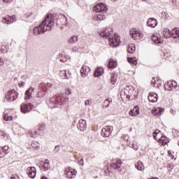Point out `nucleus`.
Returning a JSON list of instances; mask_svg holds the SVG:
<instances>
[{
    "label": "nucleus",
    "mask_w": 179,
    "mask_h": 179,
    "mask_svg": "<svg viewBox=\"0 0 179 179\" xmlns=\"http://www.w3.org/2000/svg\"><path fill=\"white\" fill-rule=\"evenodd\" d=\"M3 2H6V3H9V0H3Z\"/></svg>",
    "instance_id": "obj_60"
},
{
    "label": "nucleus",
    "mask_w": 179,
    "mask_h": 179,
    "mask_svg": "<svg viewBox=\"0 0 179 179\" xmlns=\"http://www.w3.org/2000/svg\"><path fill=\"white\" fill-rule=\"evenodd\" d=\"M4 156H6V154H5L2 150H0V159H2Z\"/></svg>",
    "instance_id": "obj_47"
},
{
    "label": "nucleus",
    "mask_w": 179,
    "mask_h": 179,
    "mask_svg": "<svg viewBox=\"0 0 179 179\" xmlns=\"http://www.w3.org/2000/svg\"><path fill=\"white\" fill-rule=\"evenodd\" d=\"M162 34L165 38H169V37H172V31H170L168 28H165L163 30Z\"/></svg>",
    "instance_id": "obj_22"
},
{
    "label": "nucleus",
    "mask_w": 179,
    "mask_h": 179,
    "mask_svg": "<svg viewBox=\"0 0 179 179\" xmlns=\"http://www.w3.org/2000/svg\"><path fill=\"white\" fill-rule=\"evenodd\" d=\"M151 39L155 44H162L163 43V40H162L159 36L152 35Z\"/></svg>",
    "instance_id": "obj_21"
},
{
    "label": "nucleus",
    "mask_w": 179,
    "mask_h": 179,
    "mask_svg": "<svg viewBox=\"0 0 179 179\" xmlns=\"http://www.w3.org/2000/svg\"><path fill=\"white\" fill-rule=\"evenodd\" d=\"M71 93H72L71 91V89L67 88V89L66 90V94L67 96H69V94H71Z\"/></svg>",
    "instance_id": "obj_49"
},
{
    "label": "nucleus",
    "mask_w": 179,
    "mask_h": 179,
    "mask_svg": "<svg viewBox=\"0 0 179 179\" xmlns=\"http://www.w3.org/2000/svg\"><path fill=\"white\" fill-rule=\"evenodd\" d=\"M8 51V46H1L0 52H2V54H5Z\"/></svg>",
    "instance_id": "obj_38"
},
{
    "label": "nucleus",
    "mask_w": 179,
    "mask_h": 179,
    "mask_svg": "<svg viewBox=\"0 0 179 179\" xmlns=\"http://www.w3.org/2000/svg\"><path fill=\"white\" fill-rule=\"evenodd\" d=\"M104 73V69L99 67L98 68L94 74V78H99V76H101Z\"/></svg>",
    "instance_id": "obj_25"
},
{
    "label": "nucleus",
    "mask_w": 179,
    "mask_h": 179,
    "mask_svg": "<svg viewBox=\"0 0 179 179\" xmlns=\"http://www.w3.org/2000/svg\"><path fill=\"white\" fill-rule=\"evenodd\" d=\"M33 92H34V87H31L27 90L24 96L25 100H29V99H31V93H33Z\"/></svg>",
    "instance_id": "obj_19"
},
{
    "label": "nucleus",
    "mask_w": 179,
    "mask_h": 179,
    "mask_svg": "<svg viewBox=\"0 0 179 179\" xmlns=\"http://www.w3.org/2000/svg\"><path fill=\"white\" fill-rule=\"evenodd\" d=\"M85 49V46L82 47H74L72 49L73 52H83V50Z\"/></svg>",
    "instance_id": "obj_32"
},
{
    "label": "nucleus",
    "mask_w": 179,
    "mask_h": 179,
    "mask_svg": "<svg viewBox=\"0 0 179 179\" xmlns=\"http://www.w3.org/2000/svg\"><path fill=\"white\" fill-rule=\"evenodd\" d=\"M113 126H106L105 128L101 129V136L103 138H109L113 134Z\"/></svg>",
    "instance_id": "obj_9"
},
{
    "label": "nucleus",
    "mask_w": 179,
    "mask_h": 179,
    "mask_svg": "<svg viewBox=\"0 0 179 179\" xmlns=\"http://www.w3.org/2000/svg\"><path fill=\"white\" fill-rule=\"evenodd\" d=\"M148 100L150 103H157V94L155 92H151L149 94Z\"/></svg>",
    "instance_id": "obj_15"
},
{
    "label": "nucleus",
    "mask_w": 179,
    "mask_h": 179,
    "mask_svg": "<svg viewBox=\"0 0 179 179\" xmlns=\"http://www.w3.org/2000/svg\"><path fill=\"white\" fill-rule=\"evenodd\" d=\"M172 38H179V28L172 29Z\"/></svg>",
    "instance_id": "obj_29"
},
{
    "label": "nucleus",
    "mask_w": 179,
    "mask_h": 179,
    "mask_svg": "<svg viewBox=\"0 0 179 179\" xmlns=\"http://www.w3.org/2000/svg\"><path fill=\"white\" fill-rule=\"evenodd\" d=\"M167 169L169 171H171V170H173V169H174V165L172 164H169L167 166Z\"/></svg>",
    "instance_id": "obj_41"
},
{
    "label": "nucleus",
    "mask_w": 179,
    "mask_h": 179,
    "mask_svg": "<svg viewBox=\"0 0 179 179\" xmlns=\"http://www.w3.org/2000/svg\"><path fill=\"white\" fill-rule=\"evenodd\" d=\"M77 128L78 129H79V131H81L82 132L86 131V129H87L86 120L83 119L80 120L78 124H77Z\"/></svg>",
    "instance_id": "obj_11"
},
{
    "label": "nucleus",
    "mask_w": 179,
    "mask_h": 179,
    "mask_svg": "<svg viewBox=\"0 0 179 179\" xmlns=\"http://www.w3.org/2000/svg\"><path fill=\"white\" fill-rule=\"evenodd\" d=\"M11 179H20V178H19V176H17V175H13L12 176H11Z\"/></svg>",
    "instance_id": "obj_52"
},
{
    "label": "nucleus",
    "mask_w": 179,
    "mask_h": 179,
    "mask_svg": "<svg viewBox=\"0 0 179 179\" xmlns=\"http://www.w3.org/2000/svg\"><path fill=\"white\" fill-rule=\"evenodd\" d=\"M129 132H131V131H132V127H130V128L129 129Z\"/></svg>",
    "instance_id": "obj_63"
},
{
    "label": "nucleus",
    "mask_w": 179,
    "mask_h": 179,
    "mask_svg": "<svg viewBox=\"0 0 179 179\" xmlns=\"http://www.w3.org/2000/svg\"><path fill=\"white\" fill-rule=\"evenodd\" d=\"M131 89H132V90H134V87H131V88L129 87V86H127V87H126V90H131Z\"/></svg>",
    "instance_id": "obj_58"
},
{
    "label": "nucleus",
    "mask_w": 179,
    "mask_h": 179,
    "mask_svg": "<svg viewBox=\"0 0 179 179\" xmlns=\"http://www.w3.org/2000/svg\"><path fill=\"white\" fill-rule=\"evenodd\" d=\"M0 136L5 138V136H6V133H5L3 131H0Z\"/></svg>",
    "instance_id": "obj_50"
},
{
    "label": "nucleus",
    "mask_w": 179,
    "mask_h": 179,
    "mask_svg": "<svg viewBox=\"0 0 179 179\" xmlns=\"http://www.w3.org/2000/svg\"><path fill=\"white\" fill-rule=\"evenodd\" d=\"M39 167L43 171H48L50 169V161L48 159H45L43 164H41Z\"/></svg>",
    "instance_id": "obj_14"
},
{
    "label": "nucleus",
    "mask_w": 179,
    "mask_h": 179,
    "mask_svg": "<svg viewBox=\"0 0 179 179\" xmlns=\"http://www.w3.org/2000/svg\"><path fill=\"white\" fill-rule=\"evenodd\" d=\"M152 113L154 115H157V108H152Z\"/></svg>",
    "instance_id": "obj_48"
},
{
    "label": "nucleus",
    "mask_w": 179,
    "mask_h": 179,
    "mask_svg": "<svg viewBox=\"0 0 179 179\" xmlns=\"http://www.w3.org/2000/svg\"><path fill=\"white\" fill-rule=\"evenodd\" d=\"M19 86H20V87H22V86H24V82H21V83L19 84Z\"/></svg>",
    "instance_id": "obj_57"
},
{
    "label": "nucleus",
    "mask_w": 179,
    "mask_h": 179,
    "mask_svg": "<svg viewBox=\"0 0 179 179\" xmlns=\"http://www.w3.org/2000/svg\"><path fill=\"white\" fill-rule=\"evenodd\" d=\"M33 108H34V105L31 104V103H22L20 106V111L22 114L30 113Z\"/></svg>",
    "instance_id": "obj_7"
},
{
    "label": "nucleus",
    "mask_w": 179,
    "mask_h": 179,
    "mask_svg": "<svg viewBox=\"0 0 179 179\" xmlns=\"http://www.w3.org/2000/svg\"><path fill=\"white\" fill-rule=\"evenodd\" d=\"M108 10V8H107V6L103 3H99L94 6L92 8L93 12H95V13H98V15H96V17H94V20H96L98 22L105 20L106 15H107Z\"/></svg>",
    "instance_id": "obj_3"
},
{
    "label": "nucleus",
    "mask_w": 179,
    "mask_h": 179,
    "mask_svg": "<svg viewBox=\"0 0 179 179\" xmlns=\"http://www.w3.org/2000/svg\"><path fill=\"white\" fill-rule=\"evenodd\" d=\"M117 78L118 76L116 74L113 73L110 77V83L111 85H115L117 83Z\"/></svg>",
    "instance_id": "obj_31"
},
{
    "label": "nucleus",
    "mask_w": 179,
    "mask_h": 179,
    "mask_svg": "<svg viewBox=\"0 0 179 179\" xmlns=\"http://www.w3.org/2000/svg\"><path fill=\"white\" fill-rule=\"evenodd\" d=\"M36 115H38L40 114V112H36V113H34Z\"/></svg>",
    "instance_id": "obj_62"
},
{
    "label": "nucleus",
    "mask_w": 179,
    "mask_h": 179,
    "mask_svg": "<svg viewBox=\"0 0 179 179\" xmlns=\"http://www.w3.org/2000/svg\"><path fill=\"white\" fill-rule=\"evenodd\" d=\"M127 62L129 64H132V65L136 66L138 62H136V57H127Z\"/></svg>",
    "instance_id": "obj_30"
},
{
    "label": "nucleus",
    "mask_w": 179,
    "mask_h": 179,
    "mask_svg": "<svg viewBox=\"0 0 179 179\" xmlns=\"http://www.w3.org/2000/svg\"><path fill=\"white\" fill-rule=\"evenodd\" d=\"M157 115H160L163 111H164V109H162V108H157Z\"/></svg>",
    "instance_id": "obj_43"
},
{
    "label": "nucleus",
    "mask_w": 179,
    "mask_h": 179,
    "mask_svg": "<svg viewBox=\"0 0 179 179\" xmlns=\"http://www.w3.org/2000/svg\"><path fill=\"white\" fill-rule=\"evenodd\" d=\"M3 119L5 121H12V120H13V117L5 115L3 116Z\"/></svg>",
    "instance_id": "obj_39"
},
{
    "label": "nucleus",
    "mask_w": 179,
    "mask_h": 179,
    "mask_svg": "<svg viewBox=\"0 0 179 179\" xmlns=\"http://www.w3.org/2000/svg\"><path fill=\"white\" fill-rule=\"evenodd\" d=\"M45 129V125L40 124L38 127V131H44Z\"/></svg>",
    "instance_id": "obj_45"
},
{
    "label": "nucleus",
    "mask_w": 179,
    "mask_h": 179,
    "mask_svg": "<svg viewBox=\"0 0 179 179\" xmlns=\"http://www.w3.org/2000/svg\"><path fill=\"white\" fill-rule=\"evenodd\" d=\"M130 36L135 40H141L143 37V34L136 30V29H131L129 31Z\"/></svg>",
    "instance_id": "obj_10"
},
{
    "label": "nucleus",
    "mask_w": 179,
    "mask_h": 179,
    "mask_svg": "<svg viewBox=\"0 0 179 179\" xmlns=\"http://www.w3.org/2000/svg\"><path fill=\"white\" fill-rule=\"evenodd\" d=\"M78 41V36H73L69 39V43L70 44H73L74 43H76Z\"/></svg>",
    "instance_id": "obj_34"
},
{
    "label": "nucleus",
    "mask_w": 179,
    "mask_h": 179,
    "mask_svg": "<svg viewBox=\"0 0 179 179\" xmlns=\"http://www.w3.org/2000/svg\"><path fill=\"white\" fill-rule=\"evenodd\" d=\"M99 35L103 38H106L109 40L110 43L113 45V47H117L118 44H115L114 39H113V28L107 27L103 29L101 32H99Z\"/></svg>",
    "instance_id": "obj_5"
},
{
    "label": "nucleus",
    "mask_w": 179,
    "mask_h": 179,
    "mask_svg": "<svg viewBox=\"0 0 179 179\" xmlns=\"http://www.w3.org/2000/svg\"><path fill=\"white\" fill-rule=\"evenodd\" d=\"M168 154H169V156H170L171 157H174L173 154H171V151H168Z\"/></svg>",
    "instance_id": "obj_56"
},
{
    "label": "nucleus",
    "mask_w": 179,
    "mask_h": 179,
    "mask_svg": "<svg viewBox=\"0 0 179 179\" xmlns=\"http://www.w3.org/2000/svg\"><path fill=\"white\" fill-rule=\"evenodd\" d=\"M62 73L64 75V76H65L66 78H67V76H66V71H62Z\"/></svg>",
    "instance_id": "obj_59"
},
{
    "label": "nucleus",
    "mask_w": 179,
    "mask_h": 179,
    "mask_svg": "<svg viewBox=\"0 0 179 179\" xmlns=\"http://www.w3.org/2000/svg\"><path fill=\"white\" fill-rule=\"evenodd\" d=\"M173 82V87H177V82L176 81H172Z\"/></svg>",
    "instance_id": "obj_55"
},
{
    "label": "nucleus",
    "mask_w": 179,
    "mask_h": 179,
    "mask_svg": "<svg viewBox=\"0 0 179 179\" xmlns=\"http://www.w3.org/2000/svg\"><path fill=\"white\" fill-rule=\"evenodd\" d=\"M147 24L149 27L155 28L157 26V20L155 18H149Z\"/></svg>",
    "instance_id": "obj_16"
},
{
    "label": "nucleus",
    "mask_w": 179,
    "mask_h": 179,
    "mask_svg": "<svg viewBox=\"0 0 179 179\" xmlns=\"http://www.w3.org/2000/svg\"><path fill=\"white\" fill-rule=\"evenodd\" d=\"M47 84L44 83H41L38 85V92L36 95V100H38V99H43L44 96H45L47 93Z\"/></svg>",
    "instance_id": "obj_6"
},
{
    "label": "nucleus",
    "mask_w": 179,
    "mask_h": 179,
    "mask_svg": "<svg viewBox=\"0 0 179 179\" xmlns=\"http://www.w3.org/2000/svg\"><path fill=\"white\" fill-rule=\"evenodd\" d=\"M129 114L131 115V117L139 115V107L138 106H134V109L129 110Z\"/></svg>",
    "instance_id": "obj_20"
},
{
    "label": "nucleus",
    "mask_w": 179,
    "mask_h": 179,
    "mask_svg": "<svg viewBox=\"0 0 179 179\" xmlns=\"http://www.w3.org/2000/svg\"><path fill=\"white\" fill-rule=\"evenodd\" d=\"M151 84L153 85V86H155V85H156V79H155V78H153L152 79Z\"/></svg>",
    "instance_id": "obj_53"
},
{
    "label": "nucleus",
    "mask_w": 179,
    "mask_h": 179,
    "mask_svg": "<svg viewBox=\"0 0 179 179\" xmlns=\"http://www.w3.org/2000/svg\"><path fill=\"white\" fill-rule=\"evenodd\" d=\"M61 150V146L60 145H56L53 150V152L58 153Z\"/></svg>",
    "instance_id": "obj_40"
},
{
    "label": "nucleus",
    "mask_w": 179,
    "mask_h": 179,
    "mask_svg": "<svg viewBox=\"0 0 179 179\" xmlns=\"http://www.w3.org/2000/svg\"><path fill=\"white\" fill-rule=\"evenodd\" d=\"M13 22H16V15L4 18V23H6L7 24L13 23Z\"/></svg>",
    "instance_id": "obj_24"
},
{
    "label": "nucleus",
    "mask_w": 179,
    "mask_h": 179,
    "mask_svg": "<svg viewBox=\"0 0 179 179\" xmlns=\"http://www.w3.org/2000/svg\"><path fill=\"white\" fill-rule=\"evenodd\" d=\"M136 48H135V44H129L127 48V52L129 54H134V51H136Z\"/></svg>",
    "instance_id": "obj_28"
},
{
    "label": "nucleus",
    "mask_w": 179,
    "mask_h": 179,
    "mask_svg": "<svg viewBox=\"0 0 179 179\" xmlns=\"http://www.w3.org/2000/svg\"><path fill=\"white\" fill-rule=\"evenodd\" d=\"M117 67V62L113 61V59H110L108 64V68L109 69H114V68Z\"/></svg>",
    "instance_id": "obj_26"
},
{
    "label": "nucleus",
    "mask_w": 179,
    "mask_h": 179,
    "mask_svg": "<svg viewBox=\"0 0 179 179\" xmlns=\"http://www.w3.org/2000/svg\"><path fill=\"white\" fill-rule=\"evenodd\" d=\"M31 15V14L27 15V17H30Z\"/></svg>",
    "instance_id": "obj_64"
},
{
    "label": "nucleus",
    "mask_w": 179,
    "mask_h": 179,
    "mask_svg": "<svg viewBox=\"0 0 179 179\" xmlns=\"http://www.w3.org/2000/svg\"><path fill=\"white\" fill-rule=\"evenodd\" d=\"M160 131L159 130H156L154 133H153V134H152V136H153V138H154V139L155 140V141H157L159 138H157V136L160 134Z\"/></svg>",
    "instance_id": "obj_36"
},
{
    "label": "nucleus",
    "mask_w": 179,
    "mask_h": 179,
    "mask_svg": "<svg viewBox=\"0 0 179 179\" xmlns=\"http://www.w3.org/2000/svg\"><path fill=\"white\" fill-rule=\"evenodd\" d=\"M157 141L162 146H166V145L169 143V138L166 136H162L161 138H158Z\"/></svg>",
    "instance_id": "obj_17"
},
{
    "label": "nucleus",
    "mask_w": 179,
    "mask_h": 179,
    "mask_svg": "<svg viewBox=\"0 0 179 179\" xmlns=\"http://www.w3.org/2000/svg\"><path fill=\"white\" fill-rule=\"evenodd\" d=\"M92 69L87 66H83L80 70L81 76L83 78L86 76V73H89Z\"/></svg>",
    "instance_id": "obj_18"
},
{
    "label": "nucleus",
    "mask_w": 179,
    "mask_h": 179,
    "mask_svg": "<svg viewBox=\"0 0 179 179\" xmlns=\"http://www.w3.org/2000/svg\"><path fill=\"white\" fill-rule=\"evenodd\" d=\"M170 57V53L169 52H165L163 55V58H164V59H166V58H169Z\"/></svg>",
    "instance_id": "obj_46"
},
{
    "label": "nucleus",
    "mask_w": 179,
    "mask_h": 179,
    "mask_svg": "<svg viewBox=\"0 0 179 179\" xmlns=\"http://www.w3.org/2000/svg\"><path fill=\"white\" fill-rule=\"evenodd\" d=\"M55 24V15L54 14H47L45 20L38 27L32 29L34 36H40L48 30H51Z\"/></svg>",
    "instance_id": "obj_1"
},
{
    "label": "nucleus",
    "mask_w": 179,
    "mask_h": 179,
    "mask_svg": "<svg viewBox=\"0 0 179 179\" xmlns=\"http://www.w3.org/2000/svg\"><path fill=\"white\" fill-rule=\"evenodd\" d=\"M48 106L50 108H65L68 107V99L62 94H56L49 99Z\"/></svg>",
    "instance_id": "obj_2"
},
{
    "label": "nucleus",
    "mask_w": 179,
    "mask_h": 179,
    "mask_svg": "<svg viewBox=\"0 0 179 179\" xmlns=\"http://www.w3.org/2000/svg\"><path fill=\"white\" fill-rule=\"evenodd\" d=\"M78 164H80V166H83V158H81L80 160H78Z\"/></svg>",
    "instance_id": "obj_51"
},
{
    "label": "nucleus",
    "mask_w": 179,
    "mask_h": 179,
    "mask_svg": "<svg viewBox=\"0 0 179 179\" xmlns=\"http://www.w3.org/2000/svg\"><path fill=\"white\" fill-rule=\"evenodd\" d=\"M110 169L115 170L120 174L125 173V168H124V162L120 158L113 159L110 163Z\"/></svg>",
    "instance_id": "obj_4"
},
{
    "label": "nucleus",
    "mask_w": 179,
    "mask_h": 179,
    "mask_svg": "<svg viewBox=\"0 0 179 179\" xmlns=\"http://www.w3.org/2000/svg\"><path fill=\"white\" fill-rule=\"evenodd\" d=\"M165 90H168V92H171L174 87H173V81H169L166 84L164 85Z\"/></svg>",
    "instance_id": "obj_27"
},
{
    "label": "nucleus",
    "mask_w": 179,
    "mask_h": 179,
    "mask_svg": "<svg viewBox=\"0 0 179 179\" xmlns=\"http://www.w3.org/2000/svg\"><path fill=\"white\" fill-rule=\"evenodd\" d=\"M135 167L138 170V171H143V170H145V165H143V162H142V161L136 162Z\"/></svg>",
    "instance_id": "obj_23"
},
{
    "label": "nucleus",
    "mask_w": 179,
    "mask_h": 179,
    "mask_svg": "<svg viewBox=\"0 0 179 179\" xmlns=\"http://www.w3.org/2000/svg\"><path fill=\"white\" fill-rule=\"evenodd\" d=\"M2 152H3V153H5V155H8V153H9V152H8V150H9V146L8 145H5L3 147H2Z\"/></svg>",
    "instance_id": "obj_37"
},
{
    "label": "nucleus",
    "mask_w": 179,
    "mask_h": 179,
    "mask_svg": "<svg viewBox=\"0 0 179 179\" xmlns=\"http://www.w3.org/2000/svg\"><path fill=\"white\" fill-rule=\"evenodd\" d=\"M58 59L60 62H66L67 58L64 55H59Z\"/></svg>",
    "instance_id": "obj_35"
},
{
    "label": "nucleus",
    "mask_w": 179,
    "mask_h": 179,
    "mask_svg": "<svg viewBox=\"0 0 179 179\" xmlns=\"http://www.w3.org/2000/svg\"><path fill=\"white\" fill-rule=\"evenodd\" d=\"M110 173H111V170H110V168L107 166V168L105 169L106 176H110Z\"/></svg>",
    "instance_id": "obj_42"
},
{
    "label": "nucleus",
    "mask_w": 179,
    "mask_h": 179,
    "mask_svg": "<svg viewBox=\"0 0 179 179\" xmlns=\"http://www.w3.org/2000/svg\"><path fill=\"white\" fill-rule=\"evenodd\" d=\"M111 103H112L111 99L110 100V99H105V101H103V107H105V108L110 107V104Z\"/></svg>",
    "instance_id": "obj_33"
},
{
    "label": "nucleus",
    "mask_w": 179,
    "mask_h": 179,
    "mask_svg": "<svg viewBox=\"0 0 179 179\" xmlns=\"http://www.w3.org/2000/svg\"><path fill=\"white\" fill-rule=\"evenodd\" d=\"M130 148H132L134 150H138L139 149V147H138V145H135L134 143L130 145Z\"/></svg>",
    "instance_id": "obj_44"
},
{
    "label": "nucleus",
    "mask_w": 179,
    "mask_h": 179,
    "mask_svg": "<svg viewBox=\"0 0 179 179\" xmlns=\"http://www.w3.org/2000/svg\"><path fill=\"white\" fill-rule=\"evenodd\" d=\"M90 100H86L85 101V106H90Z\"/></svg>",
    "instance_id": "obj_54"
},
{
    "label": "nucleus",
    "mask_w": 179,
    "mask_h": 179,
    "mask_svg": "<svg viewBox=\"0 0 179 179\" xmlns=\"http://www.w3.org/2000/svg\"><path fill=\"white\" fill-rule=\"evenodd\" d=\"M77 173L76 170L71 168H68L65 170V175L67 178H73V176H76Z\"/></svg>",
    "instance_id": "obj_12"
},
{
    "label": "nucleus",
    "mask_w": 179,
    "mask_h": 179,
    "mask_svg": "<svg viewBox=\"0 0 179 179\" xmlns=\"http://www.w3.org/2000/svg\"><path fill=\"white\" fill-rule=\"evenodd\" d=\"M37 169L34 166H30L27 169V174L30 178H35Z\"/></svg>",
    "instance_id": "obj_13"
},
{
    "label": "nucleus",
    "mask_w": 179,
    "mask_h": 179,
    "mask_svg": "<svg viewBox=\"0 0 179 179\" xmlns=\"http://www.w3.org/2000/svg\"><path fill=\"white\" fill-rule=\"evenodd\" d=\"M3 59H0V65H2V62H3Z\"/></svg>",
    "instance_id": "obj_61"
},
{
    "label": "nucleus",
    "mask_w": 179,
    "mask_h": 179,
    "mask_svg": "<svg viewBox=\"0 0 179 179\" xmlns=\"http://www.w3.org/2000/svg\"><path fill=\"white\" fill-rule=\"evenodd\" d=\"M17 97H19V93H17L15 90L8 91L6 95V99L9 101H15Z\"/></svg>",
    "instance_id": "obj_8"
}]
</instances>
